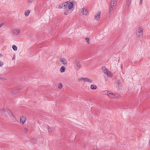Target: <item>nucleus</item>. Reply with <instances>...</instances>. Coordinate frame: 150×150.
<instances>
[{
	"label": "nucleus",
	"mask_w": 150,
	"mask_h": 150,
	"mask_svg": "<svg viewBox=\"0 0 150 150\" xmlns=\"http://www.w3.org/2000/svg\"><path fill=\"white\" fill-rule=\"evenodd\" d=\"M87 13V10L84 8H82L79 10V15L81 16H86Z\"/></svg>",
	"instance_id": "nucleus-1"
},
{
	"label": "nucleus",
	"mask_w": 150,
	"mask_h": 150,
	"mask_svg": "<svg viewBox=\"0 0 150 150\" xmlns=\"http://www.w3.org/2000/svg\"><path fill=\"white\" fill-rule=\"evenodd\" d=\"M136 35L137 37H140L143 35V30L142 28H139L136 30Z\"/></svg>",
	"instance_id": "nucleus-2"
},
{
	"label": "nucleus",
	"mask_w": 150,
	"mask_h": 150,
	"mask_svg": "<svg viewBox=\"0 0 150 150\" xmlns=\"http://www.w3.org/2000/svg\"><path fill=\"white\" fill-rule=\"evenodd\" d=\"M114 11L113 7L112 6L109 7V9L108 11V15L109 18H111Z\"/></svg>",
	"instance_id": "nucleus-3"
},
{
	"label": "nucleus",
	"mask_w": 150,
	"mask_h": 150,
	"mask_svg": "<svg viewBox=\"0 0 150 150\" xmlns=\"http://www.w3.org/2000/svg\"><path fill=\"white\" fill-rule=\"evenodd\" d=\"M120 96L117 94H114L111 93L110 98H111L118 99L120 98Z\"/></svg>",
	"instance_id": "nucleus-4"
},
{
	"label": "nucleus",
	"mask_w": 150,
	"mask_h": 150,
	"mask_svg": "<svg viewBox=\"0 0 150 150\" xmlns=\"http://www.w3.org/2000/svg\"><path fill=\"white\" fill-rule=\"evenodd\" d=\"M101 12L100 11H98L95 15L94 16V19L97 21L100 20V17Z\"/></svg>",
	"instance_id": "nucleus-5"
},
{
	"label": "nucleus",
	"mask_w": 150,
	"mask_h": 150,
	"mask_svg": "<svg viewBox=\"0 0 150 150\" xmlns=\"http://www.w3.org/2000/svg\"><path fill=\"white\" fill-rule=\"evenodd\" d=\"M20 31L21 30L20 29H14L12 30V32L13 35H16L20 33Z\"/></svg>",
	"instance_id": "nucleus-6"
},
{
	"label": "nucleus",
	"mask_w": 150,
	"mask_h": 150,
	"mask_svg": "<svg viewBox=\"0 0 150 150\" xmlns=\"http://www.w3.org/2000/svg\"><path fill=\"white\" fill-rule=\"evenodd\" d=\"M111 93L110 91L105 90L103 91V94L107 95L110 98V96Z\"/></svg>",
	"instance_id": "nucleus-7"
},
{
	"label": "nucleus",
	"mask_w": 150,
	"mask_h": 150,
	"mask_svg": "<svg viewBox=\"0 0 150 150\" xmlns=\"http://www.w3.org/2000/svg\"><path fill=\"white\" fill-rule=\"evenodd\" d=\"M76 69H79L81 67V66L80 62L79 61H77L76 62Z\"/></svg>",
	"instance_id": "nucleus-8"
},
{
	"label": "nucleus",
	"mask_w": 150,
	"mask_h": 150,
	"mask_svg": "<svg viewBox=\"0 0 150 150\" xmlns=\"http://www.w3.org/2000/svg\"><path fill=\"white\" fill-rule=\"evenodd\" d=\"M60 61L63 65H65L67 64V59L64 58H62L60 59Z\"/></svg>",
	"instance_id": "nucleus-9"
},
{
	"label": "nucleus",
	"mask_w": 150,
	"mask_h": 150,
	"mask_svg": "<svg viewBox=\"0 0 150 150\" xmlns=\"http://www.w3.org/2000/svg\"><path fill=\"white\" fill-rule=\"evenodd\" d=\"M117 3L116 0H111L110 2V6L113 7Z\"/></svg>",
	"instance_id": "nucleus-10"
},
{
	"label": "nucleus",
	"mask_w": 150,
	"mask_h": 150,
	"mask_svg": "<svg viewBox=\"0 0 150 150\" xmlns=\"http://www.w3.org/2000/svg\"><path fill=\"white\" fill-rule=\"evenodd\" d=\"M26 118L23 116H22L20 118V122L22 124H23L26 121Z\"/></svg>",
	"instance_id": "nucleus-11"
},
{
	"label": "nucleus",
	"mask_w": 150,
	"mask_h": 150,
	"mask_svg": "<svg viewBox=\"0 0 150 150\" xmlns=\"http://www.w3.org/2000/svg\"><path fill=\"white\" fill-rule=\"evenodd\" d=\"M68 8L69 9H71L74 5L73 4L72 2H70L68 3Z\"/></svg>",
	"instance_id": "nucleus-12"
},
{
	"label": "nucleus",
	"mask_w": 150,
	"mask_h": 150,
	"mask_svg": "<svg viewBox=\"0 0 150 150\" xmlns=\"http://www.w3.org/2000/svg\"><path fill=\"white\" fill-rule=\"evenodd\" d=\"M105 74H106L107 76L108 77H111L112 76V74L109 71H108L106 73H105Z\"/></svg>",
	"instance_id": "nucleus-13"
},
{
	"label": "nucleus",
	"mask_w": 150,
	"mask_h": 150,
	"mask_svg": "<svg viewBox=\"0 0 150 150\" xmlns=\"http://www.w3.org/2000/svg\"><path fill=\"white\" fill-rule=\"evenodd\" d=\"M102 70L103 72L105 74L108 71H109L107 68L104 67H102Z\"/></svg>",
	"instance_id": "nucleus-14"
},
{
	"label": "nucleus",
	"mask_w": 150,
	"mask_h": 150,
	"mask_svg": "<svg viewBox=\"0 0 150 150\" xmlns=\"http://www.w3.org/2000/svg\"><path fill=\"white\" fill-rule=\"evenodd\" d=\"M68 3L67 2H65V3H63L62 4V8H65L68 6Z\"/></svg>",
	"instance_id": "nucleus-15"
},
{
	"label": "nucleus",
	"mask_w": 150,
	"mask_h": 150,
	"mask_svg": "<svg viewBox=\"0 0 150 150\" xmlns=\"http://www.w3.org/2000/svg\"><path fill=\"white\" fill-rule=\"evenodd\" d=\"M65 68L64 66L62 67L60 69V71L61 73H63L65 71Z\"/></svg>",
	"instance_id": "nucleus-16"
},
{
	"label": "nucleus",
	"mask_w": 150,
	"mask_h": 150,
	"mask_svg": "<svg viewBox=\"0 0 150 150\" xmlns=\"http://www.w3.org/2000/svg\"><path fill=\"white\" fill-rule=\"evenodd\" d=\"M97 86H96L94 84L91 85L90 86V88L91 89L93 90H95L96 89Z\"/></svg>",
	"instance_id": "nucleus-17"
},
{
	"label": "nucleus",
	"mask_w": 150,
	"mask_h": 150,
	"mask_svg": "<svg viewBox=\"0 0 150 150\" xmlns=\"http://www.w3.org/2000/svg\"><path fill=\"white\" fill-rule=\"evenodd\" d=\"M30 13V11L29 10H26L25 11V14L26 16H28L29 15Z\"/></svg>",
	"instance_id": "nucleus-18"
},
{
	"label": "nucleus",
	"mask_w": 150,
	"mask_h": 150,
	"mask_svg": "<svg viewBox=\"0 0 150 150\" xmlns=\"http://www.w3.org/2000/svg\"><path fill=\"white\" fill-rule=\"evenodd\" d=\"M7 113L9 115H10L12 117H14V116H13V114L9 110H7Z\"/></svg>",
	"instance_id": "nucleus-19"
},
{
	"label": "nucleus",
	"mask_w": 150,
	"mask_h": 150,
	"mask_svg": "<svg viewBox=\"0 0 150 150\" xmlns=\"http://www.w3.org/2000/svg\"><path fill=\"white\" fill-rule=\"evenodd\" d=\"M12 48L14 51H15L17 50L18 49L17 47L15 45H12Z\"/></svg>",
	"instance_id": "nucleus-20"
},
{
	"label": "nucleus",
	"mask_w": 150,
	"mask_h": 150,
	"mask_svg": "<svg viewBox=\"0 0 150 150\" xmlns=\"http://www.w3.org/2000/svg\"><path fill=\"white\" fill-rule=\"evenodd\" d=\"M85 41L86 42L88 43V44H89L90 43V39L89 38L87 37L86 38H85Z\"/></svg>",
	"instance_id": "nucleus-21"
},
{
	"label": "nucleus",
	"mask_w": 150,
	"mask_h": 150,
	"mask_svg": "<svg viewBox=\"0 0 150 150\" xmlns=\"http://www.w3.org/2000/svg\"><path fill=\"white\" fill-rule=\"evenodd\" d=\"M58 88L59 89H61L62 87V83H59L58 84Z\"/></svg>",
	"instance_id": "nucleus-22"
},
{
	"label": "nucleus",
	"mask_w": 150,
	"mask_h": 150,
	"mask_svg": "<svg viewBox=\"0 0 150 150\" xmlns=\"http://www.w3.org/2000/svg\"><path fill=\"white\" fill-rule=\"evenodd\" d=\"M69 13L68 10H65L64 12V14L66 15H67L69 14Z\"/></svg>",
	"instance_id": "nucleus-23"
},
{
	"label": "nucleus",
	"mask_w": 150,
	"mask_h": 150,
	"mask_svg": "<svg viewBox=\"0 0 150 150\" xmlns=\"http://www.w3.org/2000/svg\"><path fill=\"white\" fill-rule=\"evenodd\" d=\"M132 0H127V6H129L130 4V2Z\"/></svg>",
	"instance_id": "nucleus-24"
},
{
	"label": "nucleus",
	"mask_w": 150,
	"mask_h": 150,
	"mask_svg": "<svg viewBox=\"0 0 150 150\" xmlns=\"http://www.w3.org/2000/svg\"><path fill=\"white\" fill-rule=\"evenodd\" d=\"M56 8H62V7L61 5H57L56 6Z\"/></svg>",
	"instance_id": "nucleus-25"
},
{
	"label": "nucleus",
	"mask_w": 150,
	"mask_h": 150,
	"mask_svg": "<svg viewBox=\"0 0 150 150\" xmlns=\"http://www.w3.org/2000/svg\"><path fill=\"white\" fill-rule=\"evenodd\" d=\"M78 80L79 81H84V78H81L78 79Z\"/></svg>",
	"instance_id": "nucleus-26"
},
{
	"label": "nucleus",
	"mask_w": 150,
	"mask_h": 150,
	"mask_svg": "<svg viewBox=\"0 0 150 150\" xmlns=\"http://www.w3.org/2000/svg\"><path fill=\"white\" fill-rule=\"evenodd\" d=\"M23 131L25 133H26L28 132V129L26 128H25L24 129Z\"/></svg>",
	"instance_id": "nucleus-27"
},
{
	"label": "nucleus",
	"mask_w": 150,
	"mask_h": 150,
	"mask_svg": "<svg viewBox=\"0 0 150 150\" xmlns=\"http://www.w3.org/2000/svg\"><path fill=\"white\" fill-rule=\"evenodd\" d=\"M87 82L90 83H92L93 82V81L92 80L88 78Z\"/></svg>",
	"instance_id": "nucleus-28"
},
{
	"label": "nucleus",
	"mask_w": 150,
	"mask_h": 150,
	"mask_svg": "<svg viewBox=\"0 0 150 150\" xmlns=\"http://www.w3.org/2000/svg\"><path fill=\"white\" fill-rule=\"evenodd\" d=\"M3 62L0 61V67H2L3 65Z\"/></svg>",
	"instance_id": "nucleus-29"
},
{
	"label": "nucleus",
	"mask_w": 150,
	"mask_h": 150,
	"mask_svg": "<svg viewBox=\"0 0 150 150\" xmlns=\"http://www.w3.org/2000/svg\"><path fill=\"white\" fill-rule=\"evenodd\" d=\"M48 130L50 133H51L52 131V129L50 128H48Z\"/></svg>",
	"instance_id": "nucleus-30"
},
{
	"label": "nucleus",
	"mask_w": 150,
	"mask_h": 150,
	"mask_svg": "<svg viewBox=\"0 0 150 150\" xmlns=\"http://www.w3.org/2000/svg\"><path fill=\"white\" fill-rule=\"evenodd\" d=\"M4 25V23H2L0 24V28H1Z\"/></svg>",
	"instance_id": "nucleus-31"
},
{
	"label": "nucleus",
	"mask_w": 150,
	"mask_h": 150,
	"mask_svg": "<svg viewBox=\"0 0 150 150\" xmlns=\"http://www.w3.org/2000/svg\"><path fill=\"white\" fill-rule=\"evenodd\" d=\"M87 79H88V78H84V82H87Z\"/></svg>",
	"instance_id": "nucleus-32"
},
{
	"label": "nucleus",
	"mask_w": 150,
	"mask_h": 150,
	"mask_svg": "<svg viewBox=\"0 0 150 150\" xmlns=\"http://www.w3.org/2000/svg\"><path fill=\"white\" fill-rule=\"evenodd\" d=\"M121 82V81H118L117 82V83L118 84H120Z\"/></svg>",
	"instance_id": "nucleus-33"
},
{
	"label": "nucleus",
	"mask_w": 150,
	"mask_h": 150,
	"mask_svg": "<svg viewBox=\"0 0 150 150\" xmlns=\"http://www.w3.org/2000/svg\"><path fill=\"white\" fill-rule=\"evenodd\" d=\"M0 112H4V110H3L2 109H1L0 110Z\"/></svg>",
	"instance_id": "nucleus-34"
},
{
	"label": "nucleus",
	"mask_w": 150,
	"mask_h": 150,
	"mask_svg": "<svg viewBox=\"0 0 150 150\" xmlns=\"http://www.w3.org/2000/svg\"><path fill=\"white\" fill-rule=\"evenodd\" d=\"M33 0H28V1L30 2H32Z\"/></svg>",
	"instance_id": "nucleus-35"
},
{
	"label": "nucleus",
	"mask_w": 150,
	"mask_h": 150,
	"mask_svg": "<svg viewBox=\"0 0 150 150\" xmlns=\"http://www.w3.org/2000/svg\"><path fill=\"white\" fill-rule=\"evenodd\" d=\"M2 55L0 53V58L2 57Z\"/></svg>",
	"instance_id": "nucleus-36"
},
{
	"label": "nucleus",
	"mask_w": 150,
	"mask_h": 150,
	"mask_svg": "<svg viewBox=\"0 0 150 150\" xmlns=\"http://www.w3.org/2000/svg\"><path fill=\"white\" fill-rule=\"evenodd\" d=\"M143 0H140V2L141 3V2Z\"/></svg>",
	"instance_id": "nucleus-37"
}]
</instances>
